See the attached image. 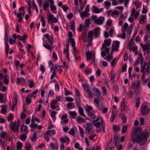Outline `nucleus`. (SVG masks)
I'll list each match as a JSON object with an SVG mask.
<instances>
[{"mask_svg":"<svg viewBox=\"0 0 150 150\" xmlns=\"http://www.w3.org/2000/svg\"><path fill=\"white\" fill-rule=\"evenodd\" d=\"M79 12L80 17L82 19H83L85 17H88L90 16V14L88 12L85 11L81 12L80 11H79Z\"/></svg>","mask_w":150,"mask_h":150,"instance_id":"11","label":"nucleus"},{"mask_svg":"<svg viewBox=\"0 0 150 150\" xmlns=\"http://www.w3.org/2000/svg\"><path fill=\"white\" fill-rule=\"evenodd\" d=\"M111 5V2L108 1H105L104 3V6L107 9L109 8Z\"/></svg>","mask_w":150,"mask_h":150,"instance_id":"27","label":"nucleus"},{"mask_svg":"<svg viewBox=\"0 0 150 150\" xmlns=\"http://www.w3.org/2000/svg\"><path fill=\"white\" fill-rule=\"evenodd\" d=\"M93 56L94 59H95V53L93 50L88 51L86 53V59L88 61H89Z\"/></svg>","mask_w":150,"mask_h":150,"instance_id":"9","label":"nucleus"},{"mask_svg":"<svg viewBox=\"0 0 150 150\" xmlns=\"http://www.w3.org/2000/svg\"><path fill=\"white\" fill-rule=\"evenodd\" d=\"M28 130V127L27 126L24 125L23 124H22L21 127L20 132H27Z\"/></svg>","mask_w":150,"mask_h":150,"instance_id":"23","label":"nucleus"},{"mask_svg":"<svg viewBox=\"0 0 150 150\" xmlns=\"http://www.w3.org/2000/svg\"><path fill=\"white\" fill-rule=\"evenodd\" d=\"M94 102L98 110H101L103 107V104L100 99L98 98H96L94 99Z\"/></svg>","mask_w":150,"mask_h":150,"instance_id":"8","label":"nucleus"},{"mask_svg":"<svg viewBox=\"0 0 150 150\" xmlns=\"http://www.w3.org/2000/svg\"><path fill=\"white\" fill-rule=\"evenodd\" d=\"M65 100L66 101H68L69 102L73 101L74 100V98L69 97H66Z\"/></svg>","mask_w":150,"mask_h":150,"instance_id":"55","label":"nucleus"},{"mask_svg":"<svg viewBox=\"0 0 150 150\" xmlns=\"http://www.w3.org/2000/svg\"><path fill=\"white\" fill-rule=\"evenodd\" d=\"M0 135L1 137L2 138H3L4 140L5 137L6 135V133L5 132H2L1 133Z\"/></svg>","mask_w":150,"mask_h":150,"instance_id":"53","label":"nucleus"},{"mask_svg":"<svg viewBox=\"0 0 150 150\" xmlns=\"http://www.w3.org/2000/svg\"><path fill=\"white\" fill-rule=\"evenodd\" d=\"M101 89L103 95H105L107 93L106 89L104 86H102L101 87Z\"/></svg>","mask_w":150,"mask_h":150,"instance_id":"56","label":"nucleus"},{"mask_svg":"<svg viewBox=\"0 0 150 150\" xmlns=\"http://www.w3.org/2000/svg\"><path fill=\"white\" fill-rule=\"evenodd\" d=\"M52 5L50 6V9L53 13H55L54 11L56 12V8L54 5Z\"/></svg>","mask_w":150,"mask_h":150,"instance_id":"47","label":"nucleus"},{"mask_svg":"<svg viewBox=\"0 0 150 150\" xmlns=\"http://www.w3.org/2000/svg\"><path fill=\"white\" fill-rule=\"evenodd\" d=\"M15 98H13L12 100V104L13 105L12 106L11 110L13 111L15 107V106L17 103V100L16 97H17V95L16 94H15Z\"/></svg>","mask_w":150,"mask_h":150,"instance_id":"18","label":"nucleus"},{"mask_svg":"<svg viewBox=\"0 0 150 150\" xmlns=\"http://www.w3.org/2000/svg\"><path fill=\"white\" fill-rule=\"evenodd\" d=\"M27 37V34H24V35L22 36H21L20 35H18V39L22 41H23Z\"/></svg>","mask_w":150,"mask_h":150,"instance_id":"31","label":"nucleus"},{"mask_svg":"<svg viewBox=\"0 0 150 150\" xmlns=\"http://www.w3.org/2000/svg\"><path fill=\"white\" fill-rule=\"evenodd\" d=\"M73 104V103H67V105L68 108L69 109L72 108Z\"/></svg>","mask_w":150,"mask_h":150,"instance_id":"64","label":"nucleus"},{"mask_svg":"<svg viewBox=\"0 0 150 150\" xmlns=\"http://www.w3.org/2000/svg\"><path fill=\"white\" fill-rule=\"evenodd\" d=\"M23 144L21 142H18L16 144V147L18 149H21L22 147Z\"/></svg>","mask_w":150,"mask_h":150,"instance_id":"36","label":"nucleus"},{"mask_svg":"<svg viewBox=\"0 0 150 150\" xmlns=\"http://www.w3.org/2000/svg\"><path fill=\"white\" fill-rule=\"evenodd\" d=\"M75 103H76V105L77 106V107H80L79 106L80 104V101L79 99V98L78 97H76L75 98Z\"/></svg>","mask_w":150,"mask_h":150,"instance_id":"46","label":"nucleus"},{"mask_svg":"<svg viewBox=\"0 0 150 150\" xmlns=\"http://www.w3.org/2000/svg\"><path fill=\"white\" fill-rule=\"evenodd\" d=\"M47 41L49 44L51 46H52V44L53 43V37L51 36L47 39Z\"/></svg>","mask_w":150,"mask_h":150,"instance_id":"34","label":"nucleus"},{"mask_svg":"<svg viewBox=\"0 0 150 150\" xmlns=\"http://www.w3.org/2000/svg\"><path fill=\"white\" fill-rule=\"evenodd\" d=\"M128 127V126L127 125H124L122 127V132L123 134H124L126 132Z\"/></svg>","mask_w":150,"mask_h":150,"instance_id":"33","label":"nucleus"},{"mask_svg":"<svg viewBox=\"0 0 150 150\" xmlns=\"http://www.w3.org/2000/svg\"><path fill=\"white\" fill-rule=\"evenodd\" d=\"M139 14V12H136L135 9L133 8L132 10L131 15L132 17H134L135 18H137L138 17Z\"/></svg>","mask_w":150,"mask_h":150,"instance_id":"12","label":"nucleus"},{"mask_svg":"<svg viewBox=\"0 0 150 150\" xmlns=\"http://www.w3.org/2000/svg\"><path fill=\"white\" fill-rule=\"evenodd\" d=\"M78 108L79 109V113L80 115L83 117H85V116L83 113V110L82 108H81L80 106L78 107Z\"/></svg>","mask_w":150,"mask_h":150,"instance_id":"37","label":"nucleus"},{"mask_svg":"<svg viewBox=\"0 0 150 150\" xmlns=\"http://www.w3.org/2000/svg\"><path fill=\"white\" fill-rule=\"evenodd\" d=\"M83 87L89 96V98L91 97L93 94L91 91L89 90L88 85L84 84L83 85Z\"/></svg>","mask_w":150,"mask_h":150,"instance_id":"13","label":"nucleus"},{"mask_svg":"<svg viewBox=\"0 0 150 150\" xmlns=\"http://www.w3.org/2000/svg\"><path fill=\"white\" fill-rule=\"evenodd\" d=\"M127 67V65L126 64H125L124 65H123L122 69V71L123 72L126 71Z\"/></svg>","mask_w":150,"mask_h":150,"instance_id":"58","label":"nucleus"},{"mask_svg":"<svg viewBox=\"0 0 150 150\" xmlns=\"http://www.w3.org/2000/svg\"><path fill=\"white\" fill-rule=\"evenodd\" d=\"M38 91V89L35 90L33 92L31 93L29 95V96L30 97H33L34 99H35L36 97V94L37 93Z\"/></svg>","mask_w":150,"mask_h":150,"instance_id":"26","label":"nucleus"},{"mask_svg":"<svg viewBox=\"0 0 150 150\" xmlns=\"http://www.w3.org/2000/svg\"><path fill=\"white\" fill-rule=\"evenodd\" d=\"M33 9H35L37 13H38V11L37 5L35 4L34 1L33 2Z\"/></svg>","mask_w":150,"mask_h":150,"instance_id":"52","label":"nucleus"},{"mask_svg":"<svg viewBox=\"0 0 150 150\" xmlns=\"http://www.w3.org/2000/svg\"><path fill=\"white\" fill-rule=\"evenodd\" d=\"M140 56V61L141 62V71L142 72H144V70L145 69V67L143 66V62L144 58L142 55V54H139Z\"/></svg>","mask_w":150,"mask_h":150,"instance_id":"19","label":"nucleus"},{"mask_svg":"<svg viewBox=\"0 0 150 150\" xmlns=\"http://www.w3.org/2000/svg\"><path fill=\"white\" fill-rule=\"evenodd\" d=\"M26 102L28 103V104H30L31 102V99L30 97L28 96L26 97Z\"/></svg>","mask_w":150,"mask_h":150,"instance_id":"60","label":"nucleus"},{"mask_svg":"<svg viewBox=\"0 0 150 150\" xmlns=\"http://www.w3.org/2000/svg\"><path fill=\"white\" fill-rule=\"evenodd\" d=\"M7 107V104H5L1 106V111L2 113L4 114L6 112V108Z\"/></svg>","mask_w":150,"mask_h":150,"instance_id":"28","label":"nucleus"},{"mask_svg":"<svg viewBox=\"0 0 150 150\" xmlns=\"http://www.w3.org/2000/svg\"><path fill=\"white\" fill-rule=\"evenodd\" d=\"M69 42L72 43V47H75V42L74 39L73 38H69Z\"/></svg>","mask_w":150,"mask_h":150,"instance_id":"32","label":"nucleus"},{"mask_svg":"<svg viewBox=\"0 0 150 150\" xmlns=\"http://www.w3.org/2000/svg\"><path fill=\"white\" fill-rule=\"evenodd\" d=\"M149 137L147 132H141L140 129L137 127L132 134V140L134 143L137 142L139 144L143 145L146 143Z\"/></svg>","mask_w":150,"mask_h":150,"instance_id":"1","label":"nucleus"},{"mask_svg":"<svg viewBox=\"0 0 150 150\" xmlns=\"http://www.w3.org/2000/svg\"><path fill=\"white\" fill-rule=\"evenodd\" d=\"M91 19L94 21V23L98 25H101L103 24L105 18L103 16H100L97 18L96 15L91 16Z\"/></svg>","mask_w":150,"mask_h":150,"instance_id":"4","label":"nucleus"},{"mask_svg":"<svg viewBox=\"0 0 150 150\" xmlns=\"http://www.w3.org/2000/svg\"><path fill=\"white\" fill-rule=\"evenodd\" d=\"M122 33L121 38L123 39H125L126 37V32L125 30L122 31Z\"/></svg>","mask_w":150,"mask_h":150,"instance_id":"62","label":"nucleus"},{"mask_svg":"<svg viewBox=\"0 0 150 150\" xmlns=\"http://www.w3.org/2000/svg\"><path fill=\"white\" fill-rule=\"evenodd\" d=\"M83 118L79 116L76 119V121L78 122H82L83 121Z\"/></svg>","mask_w":150,"mask_h":150,"instance_id":"59","label":"nucleus"},{"mask_svg":"<svg viewBox=\"0 0 150 150\" xmlns=\"http://www.w3.org/2000/svg\"><path fill=\"white\" fill-rule=\"evenodd\" d=\"M88 116L91 118L93 119H95L97 117L95 115L93 114L92 112L88 113Z\"/></svg>","mask_w":150,"mask_h":150,"instance_id":"54","label":"nucleus"},{"mask_svg":"<svg viewBox=\"0 0 150 150\" xmlns=\"http://www.w3.org/2000/svg\"><path fill=\"white\" fill-rule=\"evenodd\" d=\"M70 134L73 135L75 134V130L73 128H71L69 132Z\"/></svg>","mask_w":150,"mask_h":150,"instance_id":"63","label":"nucleus"},{"mask_svg":"<svg viewBox=\"0 0 150 150\" xmlns=\"http://www.w3.org/2000/svg\"><path fill=\"white\" fill-rule=\"evenodd\" d=\"M70 29L74 30L75 29V24L74 21H72L70 25Z\"/></svg>","mask_w":150,"mask_h":150,"instance_id":"39","label":"nucleus"},{"mask_svg":"<svg viewBox=\"0 0 150 150\" xmlns=\"http://www.w3.org/2000/svg\"><path fill=\"white\" fill-rule=\"evenodd\" d=\"M25 14V13L24 12H20L19 13H18L17 15V17L18 18H22V15L24 16Z\"/></svg>","mask_w":150,"mask_h":150,"instance_id":"50","label":"nucleus"},{"mask_svg":"<svg viewBox=\"0 0 150 150\" xmlns=\"http://www.w3.org/2000/svg\"><path fill=\"white\" fill-rule=\"evenodd\" d=\"M140 100V97H138L136 101V107H138L139 106L140 104L141 103Z\"/></svg>","mask_w":150,"mask_h":150,"instance_id":"48","label":"nucleus"},{"mask_svg":"<svg viewBox=\"0 0 150 150\" xmlns=\"http://www.w3.org/2000/svg\"><path fill=\"white\" fill-rule=\"evenodd\" d=\"M146 19V16L141 15L139 17V23L142 24H144L145 19Z\"/></svg>","mask_w":150,"mask_h":150,"instance_id":"17","label":"nucleus"},{"mask_svg":"<svg viewBox=\"0 0 150 150\" xmlns=\"http://www.w3.org/2000/svg\"><path fill=\"white\" fill-rule=\"evenodd\" d=\"M128 24L127 23H125L123 25V28H122V31L125 30L126 31L127 29L128 28Z\"/></svg>","mask_w":150,"mask_h":150,"instance_id":"45","label":"nucleus"},{"mask_svg":"<svg viewBox=\"0 0 150 150\" xmlns=\"http://www.w3.org/2000/svg\"><path fill=\"white\" fill-rule=\"evenodd\" d=\"M60 140L62 142V143L69 142L70 141V139L69 138L67 137H65L64 138L61 137L60 138Z\"/></svg>","mask_w":150,"mask_h":150,"instance_id":"24","label":"nucleus"},{"mask_svg":"<svg viewBox=\"0 0 150 150\" xmlns=\"http://www.w3.org/2000/svg\"><path fill=\"white\" fill-rule=\"evenodd\" d=\"M93 109V108L91 106H89L87 107H86V108L85 109V110L88 113H88H90L91 112H90V111L91 110H92Z\"/></svg>","mask_w":150,"mask_h":150,"instance_id":"35","label":"nucleus"},{"mask_svg":"<svg viewBox=\"0 0 150 150\" xmlns=\"http://www.w3.org/2000/svg\"><path fill=\"white\" fill-rule=\"evenodd\" d=\"M43 46L46 49L49 50H52L53 49L52 46H51L50 44H46L43 45Z\"/></svg>","mask_w":150,"mask_h":150,"instance_id":"44","label":"nucleus"},{"mask_svg":"<svg viewBox=\"0 0 150 150\" xmlns=\"http://www.w3.org/2000/svg\"><path fill=\"white\" fill-rule=\"evenodd\" d=\"M121 118L123 122H125L127 121V117L124 114H122L121 115Z\"/></svg>","mask_w":150,"mask_h":150,"instance_id":"43","label":"nucleus"},{"mask_svg":"<svg viewBox=\"0 0 150 150\" xmlns=\"http://www.w3.org/2000/svg\"><path fill=\"white\" fill-rule=\"evenodd\" d=\"M150 109L145 105L142 106L141 109V113L144 115H147L150 112Z\"/></svg>","mask_w":150,"mask_h":150,"instance_id":"7","label":"nucleus"},{"mask_svg":"<svg viewBox=\"0 0 150 150\" xmlns=\"http://www.w3.org/2000/svg\"><path fill=\"white\" fill-rule=\"evenodd\" d=\"M49 6V4L47 3V2H44L43 4V8L44 10L46 11Z\"/></svg>","mask_w":150,"mask_h":150,"instance_id":"42","label":"nucleus"},{"mask_svg":"<svg viewBox=\"0 0 150 150\" xmlns=\"http://www.w3.org/2000/svg\"><path fill=\"white\" fill-rule=\"evenodd\" d=\"M111 43V41L109 40H104V43L103 44L101 50L105 51L107 53H109L110 51L109 49L107 46H109Z\"/></svg>","mask_w":150,"mask_h":150,"instance_id":"5","label":"nucleus"},{"mask_svg":"<svg viewBox=\"0 0 150 150\" xmlns=\"http://www.w3.org/2000/svg\"><path fill=\"white\" fill-rule=\"evenodd\" d=\"M14 63L16 68H17L19 66L20 62L18 60H16L14 61Z\"/></svg>","mask_w":150,"mask_h":150,"instance_id":"51","label":"nucleus"},{"mask_svg":"<svg viewBox=\"0 0 150 150\" xmlns=\"http://www.w3.org/2000/svg\"><path fill=\"white\" fill-rule=\"evenodd\" d=\"M79 129L80 133L81 134V136L82 137H83V136L84 134L83 130L82 129L81 127L79 126Z\"/></svg>","mask_w":150,"mask_h":150,"instance_id":"57","label":"nucleus"},{"mask_svg":"<svg viewBox=\"0 0 150 150\" xmlns=\"http://www.w3.org/2000/svg\"><path fill=\"white\" fill-rule=\"evenodd\" d=\"M90 19L89 18L86 19L85 20V27H88L90 23Z\"/></svg>","mask_w":150,"mask_h":150,"instance_id":"38","label":"nucleus"},{"mask_svg":"<svg viewBox=\"0 0 150 150\" xmlns=\"http://www.w3.org/2000/svg\"><path fill=\"white\" fill-rule=\"evenodd\" d=\"M93 127L89 125H86L85 129V132L86 134H89L91 131H93Z\"/></svg>","mask_w":150,"mask_h":150,"instance_id":"16","label":"nucleus"},{"mask_svg":"<svg viewBox=\"0 0 150 150\" xmlns=\"http://www.w3.org/2000/svg\"><path fill=\"white\" fill-rule=\"evenodd\" d=\"M134 25H131L127 28V33L129 34H131L132 32V30L133 29Z\"/></svg>","mask_w":150,"mask_h":150,"instance_id":"30","label":"nucleus"},{"mask_svg":"<svg viewBox=\"0 0 150 150\" xmlns=\"http://www.w3.org/2000/svg\"><path fill=\"white\" fill-rule=\"evenodd\" d=\"M20 124L17 123L16 122H12L10 124V128L12 130L16 131L17 132H19V127Z\"/></svg>","mask_w":150,"mask_h":150,"instance_id":"6","label":"nucleus"},{"mask_svg":"<svg viewBox=\"0 0 150 150\" xmlns=\"http://www.w3.org/2000/svg\"><path fill=\"white\" fill-rule=\"evenodd\" d=\"M94 93H93V95L97 96H99L100 95V93L98 89L96 88H94L93 90Z\"/></svg>","mask_w":150,"mask_h":150,"instance_id":"25","label":"nucleus"},{"mask_svg":"<svg viewBox=\"0 0 150 150\" xmlns=\"http://www.w3.org/2000/svg\"><path fill=\"white\" fill-rule=\"evenodd\" d=\"M100 28L97 27L93 31V35L96 38H98L100 35Z\"/></svg>","mask_w":150,"mask_h":150,"instance_id":"15","label":"nucleus"},{"mask_svg":"<svg viewBox=\"0 0 150 150\" xmlns=\"http://www.w3.org/2000/svg\"><path fill=\"white\" fill-rule=\"evenodd\" d=\"M28 132V131L26 132L25 134H22L21 135V137H20V138L22 141H24L27 138L26 134Z\"/></svg>","mask_w":150,"mask_h":150,"instance_id":"29","label":"nucleus"},{"mask_svg":"<svg viewBox=\"0 0 150 150\" xmlns=\"http://www.w3.org/2000/svg\"><path fill=\"white\" fill-rule=\"evenodd\" d=\"M103 8L99 9L96 6H93L92 7V11L96 13H100L103 11Z\"/></svg>","mask_w":150,"mask_h":150,"instance_id":"14","label":"nucleus"},{"mask_svg":"<svg viewBox=\"0 0 150 150\" xmlns=\"http://www.w3.org/2000/svg\"><path fill=\"white\" fill-rule=\"evenodd\" d=\"M37 132L36 131H35L33 134V138L31 140L33 142H35L36 140L37 139L36 136Z\"/></svg>","mask_w":150,"mask_h":150,"instance_id":"40","label":"nucleus"},{"mask_svg":"<svg viewBox=\"0 0 150 150\" xmlns=\"http://www.w3.org/2000/svg\"><path fill=\"white\" fill-rule=\"evenodd\" d=\"M45 16H42L41 17V21H42V26H45V21L44 20Z\"/></svg>","mask_w":150,"mask_h":150,"instance_id":"41","label":"nucleus"},{"mask_svg":"<svg viewBox=\"0 0 150 150\" xmlns=\"http://www.w3.org/2000/svg\"><path fill=\"white\" fill-rule=\"evenodd\" d=\"M50 146L51 148L53 150H57L58 145L57 142H55L54 144L52 143H50Z\"/></svg>","mask_w":150,"mask_h":150,"instance_id":"20","label":"nucleus"},{"mask_svg":"<svg viewBox=\"0 0 150 150\" xmlns=\"http://www.w3.org/2000/svg\"><path fill=\"white\" fill-rule=\"evenodd\" d=\"M140 85V82L138 80H136L134 82H132V87L134 89V94L136 96L138 94L141 89Z\"/></svg>","mask_w":150,"mask_h":150,"instance_id":"3","label":"nucleus"},{"mask_svg":"<svg viewBox=\"0 0 150 150\" xmlns=\"http://www.w3.org/2000/svg\"><path fill=\"white\" fill-rule=\"evenodd\" d=\"M120 42L118 41H114L113 42L112 47V51H117L119 47Z\"/></svg>","mask_w":150,"mask_h":150,"instance_id":"10","label":"nucleus"},{"mask_svg":"<svg viewBox=\"0 0 150 150\" xmlns=\"http://www.w3.org/2000/svg\"><path fill=\"white\" fill-rule=\"evenodd\" d=\"M5 42H6V43L5 44V46H6V51H9V46L8 45V44L7 43L8 42V38L7 39V40L6 42V37L5 38Z\"/></svg>","mask_w":150,"mask_h":150,"instance_id":"49","label":"nucleus"},{"mask_svg":"<svg viewBox=\"0 0 150 150\" xmlns=\"http://www.w3.org/2000/svg\"><path fill=\"white\" fill-rule=\"evenodd\" d=\"M56 132L55 130H49L47 131L46 132V135H48L50 136L51 137L53 135L55 134Z\"/></svg>","mask_w":150,"mask_h":150,"instance_id":"21","label":"nucleus"},{"mask_svg":"<svg viewBox=\"0 0 150 150\" xmlns=\"http://www.w3.org/2000/svg\"><path fill=\"white\" fill-rule=\"evenodd\" d=\"M113 129L118 131L120 130V128L119 126H117L116 125H114L113 126Z\"/></svg>","mask_w":150,"mask_h":150,"instance_id":"61","label":"nucleus"},{"mask_svg":"<svg viewBox=\"0 0 150 150\" xmlns=\"http://www.w3.org/2000/svg\"><path fill=\"white\" fill-rule=\"evenodd\" d=\"M91 124L95 126L97 128H99L101 125L102 129L104 132H105V124L103 122V119L102 118H98L96 120H94Z\"/></svg>","mask_w":150,"mask_h":150,"instance_id":"2","label":"nucleus"},{"mask_svg":"<svg viewBox=\"0 0 150 150\" xmlns=\"http://www.w3.org/2000/svg\"><path fill=\"white\" fill-rule=\"evenodd\" d=\"M54 17L52 14H50L47 17V20L49 23L51 24L53 23Z\"/></svg>","mask_w":150,"mask_h":150,"instance_id":"22","label":"nucleus"}]
</instances>
